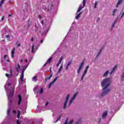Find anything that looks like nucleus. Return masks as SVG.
Here are the masks:
<instances>
[{
  "label": "nucleus",
  "mask_w": 124,
  "mask_h": 124,
  "mask_svg": "<svg viewBox=\"0 0 124 124\" xmlns=\"http://www.w3.org/2000/svg\"><path fill=\"white\" fill-rule=\"evenodd\" d=\"M53 58L52 57L49 58L46 61V63L44 65L43 67H44V66L47 64V63H51V62H52V60H53Z\"/></svg>",
  "instance_id": "1a4fd4ad"
},
{
  "label": "nucleus",
  "mask_w": 124,
  "mask_h": 124,
  "mask_svg": "<svg viewBox=\"0 0 124 124\" xmlns=\"http://www.w3.org/2000/svg\"><path fill=\"white\" fill-rule=\"evenodd\" d=\"M18 101L17 103V105L18 106H19L21 105V102H22V96H21L20 94H19L18 95Z\"/></svg>",
  "instance_id": "6e6552de"
},
{
  "label": "nucleus",
  "mask_w": 124,
  "mask_h": 124,
  "mask_svg": "<svg viewBox=\"0 0 124 124\" xmlns=\"http://www.w3.org/2000/svg\"><path fill=\"white\" fill-rule=\"evenodd\" d=\"M17 66H18L19 69H20V64H19V63L17 64Z\"/></svg>",
  "instance_id": "864d4df0"
},
{
  "label": "nucleus",
  "mask_w": 124,
  "mask_h": 124,
  "mask_svg": "<svg viewBox=\"0 0 124 124\" xmlns=\"http://www.w3.org/2000/svg\"><path fill=\"white\" fill-rule=\"evenodd\" d=\"M115 25H116V21H115L112 25V27H111V31H112V30H113V28H114V27H115Z\"/></svg>",
  "instance_id": "b1692460"
},
{
  "label": "nucleus",
  "mask_w": 124,
  "mask_h": 124,
  "mask_svg": "<svg viewBox=\"0 0 124 124\" xmlns=\"http://www.w3.org/2000/svg\"><path fill=\"white\" fill-rule=\"evenodd\" d=\"M10 99V100H9V103H10V104H12V100H11V98H10V99Z\"/></svg>",
  "instance_id": "58836bf2"
},
{
  "label": "nucleus",
  "mask_w": 124,
  "mask_h": 124,
  "mask_svg": "<svg viewBox=\"0 0 124 124\" xmlns=\"http://www.w3.org/2000/svg\"><path fill=\"white\" fill-rule=\"evenodd\" d=\"M116 11H117V9H114L113 11V14H114L116 13Z\"/></svg>",
  "instance_id": "8fccbe9b"
},
{
  "label": "nucleus",
  "mask_w": 124,
  "mask_h": 124,
  "mask_svg": "<svg viewBox=\"0 0 124 124\" xmlns=\"http://www.w3.org/2000/svg\"><path fill=\"white\" fill-rule=\"evenodd\" d=\"M10 72H11V75L12 76V75L13 74V70H11Z\"/></svg>",
  "instance_id": "a18cd8bd"
},
{
  "label": "nucleus",
  "mask_w": 124,
  "mask_h": 124,
  "mask_svg": "<svg viewBox=\"0 0 124 124\" xmlns=\"http://www.w3.org/2000/svg\"><path fill=\"white\" fill-rule=\"evenodd\" d=\"M32 53H34V45H32V51H31Z\"/></svg>",
  "instance_id": "bb28decb"
},
{
  "label": "nucleus",
  "mask_w": 124,
  "mask_h": 124,
  "mask_svg": "<svg viewBox=\"0 0 124 124\" xmlns=\"http://www.w3.org/2000/svg\"><path fill=\"white\" fill-rule=\"evenodd\" d=\"M16 124H21V123H20V121H19L18 120H17V121H16Z\"/></svg>",
  "instance_id": "37998d69"
},
{
  "label": "nucleus",
  "mask_w": 124,
  "mask_h": 124,
  "mask_svg": "<svg viewBox=\"0 0 124 124\" xmlns=\"http://www.w3.org/2000/svg\"><path fill=\"white\" fill-rule=\"evenodd\" d=\"M7 113L8 115H10V109H8Z\"/></svg>",
  "instance_id": "e433bc0d"
},
{
  "label": "nucleus",
  "mask_w": 124,
  "mask_h": 124,
  "mask_svg": "<svg viewBox=\"0 0 124 124\" xmlns=\"http://www.w3.org/2000/svg\"><path fill=\"white\" fill-rule=\"evenodd\" d=\"M6 77H9L10 78H11V77H12V76L11 75H9V74H6Z\"/></svg>",
  "instance_id": "c756f323"
},
{
  "label": "nucleus",
  "mask_w": 124,
  "mask_h": 124,
  "mask_svg": "<svg viewBox=\"0 0 124 124\" xmlns=\"http://www.w3.org/2000/svg\"><path fill=\"white\" fill-rule=\"evenodd\" d=\"M38 18H39V19H42V16H41V15H39L38 16Z\"/></svg>",
  "instance_id": "49530a36"
},
{
  "label": "nucleus",
  "mask_w": 124,
  "mask_h": 124,
  "mask_svg": "<svg viewBox=\"0 0 124 124\" xmlns=\"http://www.w3.org/2000/svg\"><path fill=\"white\" fill-rule=\"evenodd\" d=\"M31 24L30 23H28V28H30V27H31Z\"/></svg>",
  "instance_id": "09e8293b"
},
{
  "label": "nucleus",
  "mask_w": 124,
  "mask_h": 124,
  "mask_svg": "<svg viewBox=\"0 0 124 124\" xmlns=\"http://www.w3.org/2000/svg\"><path fill=\"white\" fill-rule=\"evenodd\" d=\"M48 104H49V102H47L46 104V106H47V105H48Z\"/></svg>",
  "instance_id": "13d9d810"
},
{
  "label": "nucleus",
  "mask_w": 124,
  "mask_h": 124,
  "mask_svg": "<svg viewBox=\"0 0 124 124\" xmlns=\"http://www.w3.org/2000/svg\"><path fill=\"white\" fill-rule=\"evenodd\" d=\"M61 118H62V116L60 115V117L58 118V119L56 120V122L55 123H57V122H58L60 120H61Z\"/></svg>",
  "instance_id": "72a5a7b5"
},
{
  "label": "nucleus",
  "mask_w": 124,
  "mask_h": 124,
  "mask_svg": "<svg viewBox=\"0 0 124 124\" xmlns=\"http://www.w3.org/2000/svg\"><path fill=\"white\" fill-rule=\"evenodd\" d=\"M35 28L36 29V28H37V25L36 23H35Z\"/></svg>",
  "instance_id": "052dcab7"
},
{
  "label": "nucleus",
  "mask_w": 124,
  "mask_h": 124,
  "mask_svg": "<svg viewBox=\"0 0 124 124\" xmlns=\"http://www.w3.org/2000/svg\"><path fill=\"white\" fill-rule=\"evenodd\" d=\"M20 62H23V59L20 60Z\"/></svg>",
  "instance_id": "69168bd1"
},
{
  "label": "nucleus",
  "mask_w": 124,
  "mask_h": 124,
  "mask_svg": "<svg viewBox=\"0 0 124 124\" xmlns=\"http://www.w3.org/2000/svg\"><path fill=\"white\" fill-rule=\"evenodd\" d=\"M16 71L18 72H19V69H18L17 68H16Z\"/></svg>",
  "instance_id": "e2e57ef3"
},
{
  "label": "nucleus",
  "mask_w": 124,
  "mask_h": 124,
  "mask_svg": "<svg viewBox=\"0 0 124 124\" xmlns=\"http://www.w3.org/2000/svg\"><path fill=\"white\" fill-rule=\"evenodd\" d=\"M73 124V120H72L69 121V122L68 123V124Z\"/></svg>",
  "instance_id": "473e14b6"
},
{
  "label": "nucleus",
  "mask_w": 124,
  "mask_h": 124,
  "mask_svg": "<svg viewBox=\"0 0 124 124\" xmlns=\"http://www.w3.org/2000/svg\"><path fill=\"white\" fill-rule=\"evenodd\" d=\"M124 74H123L122 75V78H121V79H122V81H124Z\"/></svg>",
  "instance_id": "4c0bfd02"
},
{
  "label": "nucleus",
  "mask_w": 124,
  "mask_h": 124,
  "mask_svg": "<svg viewBox=\"0 0 124 124\" xmlns=\"http://www.w3.org/2000/svg\"><path fill=\"white\" fill-rule=\"evenodd\" d=\"M32 81L34 82H36V81H37V77L35 76L32 78Z\"/></svg>",
  "instance_id": "aec40b11"
},
{
  "label": "nucleus",
  "mask_w": 124,
  "mask_h": 124,
  "mask_svg": "<svg viewBox=\"0 0 124 124\" xmlns=\"http://www.w3.org/2000/svg\"><path fill=\"white\" fill-rule=\"evenodd\" d=\"M117 67H118V66L117 65H115L114 66V67L113 68V69L111 70V71H115V70H116V68H117Z\"/></svg>",
  "instance_id": "5701e85b"
},
{
  "label": "nucleus",
  "mask_w": 124,
  "mask_h": 124,
  "mask_svg": "<svg viewBox=\"0 0 124 124\" xmlns=\"http://www.w3.org/2000/svg\"><path fill=\"white\" fill-rule=\"evenodd\" d=\"M77 93H75L74 95L73 96V97L70 99V101H69V106H70V105H71L72 102H73V100H74V99H75V98H76V96H77Z\"/></svg>",
  "instance_id": "20e7f679"
},
{
  "label": "nucleus",
  "mask_w": 124,
  "mask_h": 124,
  "mask_svg": "<svg viewBox=\"0 0 124 124\" xmlns=\"http://www.w3.org/2000/svg\"><path fill=\"white\" fill-rule=\"evenodd\" d=\"M25 62H28V59H26Z\"/></svg>",
  "instance_id": "774afa93"
},
{
  "label": "nucleus",
  "mask_w": 124,
  "mask_h": 124,
  "mask_svg": "<svg viewBox=\"0 0 124 124\" xmlns=\"http://www.w3.org/2000/svg\"><path fill=\"white\" fill-rule=\"evenodd\" d=\"M43 40H44L43 39L41 40L40 41L41 43H43Z\"/></svg>",
  "instance_id": "0e129e2a"
},
{
  "label": "nucleus",
  "mask_w": 124,
  "mask_h": 124,
  "mask_svg": "<svg viewBox=\"0 0 124 124\" xmlns=\"http://www.w3.org/2000/svg\"><path fill=\"white\" fill-rule=\"evenodd\" d=\"M3 59L5 61H6V62H9L10 61L8 56H7V55H4Z\"/></svg>",
  "instance_id": "9b49d317"
},
{
  "label": "nucleus",
  "mask_w": 124,
  "mask_h": 124,
  "mask_svg": "<svg viewBox=\"0 0 124 124\" xmlns=\"http://www.w3.org/2000/svg\"><path fill=\"white\" fill-rule=\"evenodd\" d=\"M52 76H53V74H50V75L49 77H47V78H45L46 82H48V80H50L51 78H52Z\"/></svg>",
  "instance_id": "f8f14e48"
},
{
  "label": "nucleus",
  "mask_w": 124,
  "mask_h": 124,
  "mask_svg": "<svg viewBox=\"0 0 124 124\" xmlns=\"http://www.w3.org/2000/svg\"><path fill=\"white\" fill-rule=\"evenodd\" d=\"M35 32H37L38 31V27L35 29Z\"/></svg>",
  "instance_id": "c9c22d12"
},
{
  "label": "nucleus",
  "mask_w": 124,
  "mask_h": 124,
  "mask_svg": "<svg viewBox=\"0 0 124 124\" xmlns=\"http://www.w3.org/2000/svg\"><path fill=\"white\" fill-rule=\"evenodd\" d=\"M84 63L85 61H83L79 65V68L77 70L78 74H80V72H81V70L82 69V68H83V66H84Z\"/></svg>",
  "instance_id": "7ed1b4c3"
},
{
  "label": "nucleus",
  "mask_w": 124,
  "mask_h": 124,
  "mask_svg": "<svg viewBox=\"0 0 124 124\" xmlns=\"http://www.w3.org/2000/svg\"><path fill=\"white\" fill-rule=\"evenodd\" d=\"M71 63H72V61H70L68 62V64H67V66H69V65H70V64H71Z\"/></svg>",
  "instance_id": "cd10ccee"
},
{
  "label": "nucleus",
  "mask_w": 124,
  "mask_h": 124,
  "mask_svg": "<svg viewBox=\"0 0 124 124\" xmlns=\"http://www.w3.org/2000/svg\"><path fill=\"white\" fill-rule=\"evenodd\" d=\"M123 0H119L118 3L116 4V7H118L119 6V5H120V4H121V3H122V2H123Z\"/></svg>",
  "instance_id": "f3484780"
},
{
  "label": "nucleus",
  "mask_w": 124,
  "mask_h": 124,
  "mask_svg": "<svg viewBox=\"0 0 124 124\" xmlns=\"http://www.w3.org/2000/svg\"><path fill=\"white\" fill-rule=\"evenodd\" d=\"M49 70H50V72H49L50 74H52V73H51L52 72V70L51 69V68H50Z\"/></svg>",
  "instance_id": "5fc2aeb1"
},
{
  "label": "nucleus",
  "mask_w": 124,
  "mask_h": 124,
  "mask_svg": "<svg viewBox=\"0 0 124 124\" xmlns=\"http://www.w3.org/2000/svg\"><path fill=\"white\" fill-rule=\"evenodd\" d=\"M101 52H102V48L100 49V50H99V51L97 56H98L99 55H100V54L101 53Z\"/></svg>",
  "instance_id": "7c9ffc66"
},
{
  "label": "nucleus",
  "mask_w": 124,
  "mask_h": 124,
  "mask_svg": "<svg viewBox=\"0 0 124 124\" xmlns=\"http://www.w3.org/2000/svg\"><path fill=\"white\" fill-rule=\"evenodd\" d=\"M69 100V94H68L67 95V97H66L65 101L64 103L63 109H65V108H66V105H67V102H68Z\"/></svg>",
  "instance_id": "423d86ee"
},
{
  "label": "nucleus",
  "mask_w": 124,
  "mask_h": 124,
  "mask_svg": "<svg viewBox=\"0 0 124 124\" xmlns=\"http://www.w3.org/2000/svg\"><path fill=\"white\" fill-rule=\"evenodd\" d=\"M97 3H98V2L97 1H96L95 2L94 6V8H96V6L97 5Z\"/></svg>",
  "instance_id": "a878e982"
},
{
  "label": "nucleus",
  "mask_w": 124,
  "mask_h": 124,
  "mask_svg": "<svg viewBox=\"0 0 124 124\" xmlns=\"http://www.w3.org/2000/svg\"><path fill=\"white\" fill-rule=\"evenodd\" d=\"M108 115V111H105L103 112V115L102 116V119H104L107 117V115Z\"/></svg>",
  "instance_id": "9d476101"
},
{
  "label": "nucleus",
  "mask_w": 124,
  "mask_h": 124,
  "mask_svg": "<svg viewBox=\"0 0 124 124\" xmlns=\"http://www.w3.org/2000/svg\"><path fill=\"white\" fill-rule=\"evenodd\" d=\"M90 67L89 65H87L86 67V68L84 70V71L83 72V74L81 77V81H82V80L84 79V78H85V76H86V75L87 74V73L88 72V69H89V68Z\"/></svg>",
  "instance_id": "f03ea898"
},
{
  "label": "nucleus",
  "mask_w": 124,
  "mask_h": 124,
  "mask_svg": "<svg viewBox=\"0 0 124 124\" xmlns=\"http://www.w3.org/2000/svg\"><path fill=\"white\" fill-rule=\"evenodd\" d=\"M11 16H12V14H10L8 16V17H11Z\"/></svg>",
  "instance_id": "680f3d73"
},
{
  "label": "nucleus",
  "mask_w": 124,
  "mask_h": 124,
  "mask_svg": "<svg viewBox=\"0 0 124 124\" xmlns=\"http://www.w3.org/2000/svg\"><path fill=\"white\" fill-rule=\"evenodd\" d=\"M62 67H63V66L62 65L58 70V73H61V72H62Z\"/></svg>",
  "instance_id": "412c9836"
},
{
  "label": "nucleus",
  "mask_w": 124,
  "mask_h": 124,
  "mask_svg": "<svg viewBox=\"0 0 124 124\" xmlns=\"http://www.w3.org/2000/svg\"><path fill=\"white\" fill-rule=\"evenodd\" d=\"M15 47L12 50V58H14V54H15Z\"/></svg>",
  "instance_id": "a211bd4d"
},
{
  "label": "nucleus",
  "mask_w": 124,
  "mask_h": 124,
  "mask_svg": "<svg viewBox=\"0 0 124 124\" xmlns=\"http://www.w3.org/2000/svg\"><path fill=\"white\" fill-rule=\"evenodd\" d=\"M113 72H114L111 70V71L110 73H109L110 75H112V74Z\"/></svg>",
  "instance_id": "603ef678"
},
{
  "label": "nucleus",
  "mask_w": 124,
  "mask_h": 124,
  "mask_svg": "<svg viewBox=\"0 0 124 124\" xmlns=\"http://www.w3.org/2000/svg\"><path fill=\"white\" fill-rule=\"evenodd\" d=\"M109 73V71H107L103 75V77H106Z\"/></svg>",
  "instance_id": "6ab92c4d"
},
{
  "label": "nucleus",
  "mask_w": 124,
  "mask_h": 124,
  "mask_svg": "<svg viewBox=\"0 0 124 124\" xmlns=\"http://www.w3.org/2000/svg\"><path fill=\"white\" fill-rule=\"evenodd\" d=\"M16 45L17 46V47H20L21 46V44H16Z\"/></svg>",
  "instance_id": "a19ab883"
},
{
  "label": "nucleus",
  "mask_w": 124,
  "mask_h": 124,
  "mask_svg": "<svg viewBox=\"0 0 124 124\" xmlns=\"http://www.w3.org/2000/svg\"><path fill=\"white\" fill-rule=\"evenodd\" d=\"M31 42L33 41V38H32L31 39Z\"/></svg>",
  "instance_id": "bf43d9fd"
},
{
  "label": "nucleus",
  "mask_w": 124,
  "mask_h": 124,
  "mask_svg": "<svg viewBox=\"0 0 124 124\" xmlns=\"http://www.w3.org/2000/svg\"><path fill=\"white\" fill-rule=\"evenodd\" d=\"M58 80V77H56L53 80V81L51 82L50 84L48 85V89H50L51 88V86L52 85H54V83L56 82Z\"/></svg>",
  "instance_id": "0eeeda50"
},
{
  "label": "nucleus",
  "mask_w": 124,
  "mask_h": 124,
  "mask_svg": "<svg viewBox=\"0 0 124 124\" xmlns=\"http://www.w3.org/2000/svg\"><path fill=\"white\" fill-rule=\"evenodd\" d=\"M20 81H21V82H23V81H24V73H21V75L20 76Z\"/></svg>",
  "instance_id": "2eb2a0df"
},
{
  "label": "nucleus",
  "mask_w": 124,
  "mask_h": 124,
  "mask_svg": "<svg viewBox=\"0 0 124 124\" xmlns=\"http://www.w3.org/2000/svg\"><path fill=\"white\" fill-rule=\"evenodd\" d=\"M62 60H63V57H61V58H60V60H59V63H62Z\"/></svg>",
  "instance_id": "4be33fe9"
},
{
  "label": "nucleus",
  "mask_w": 124,
  "mask_h": 124,
  "mask_svg": "<svg viewBox=\"0 0 124 124\" xmlns=\"http://www.w3.org/2000/svg\"><path fill=\"white\" fill-rule=\"evenodd\" d=\"M3 20H4V16H2L1 21H3Z\"/></svg>",
  "instance_id": "3c124183"
},
{
  "label": "nucleus",
  "mask_w": 124,
  "mask_h": 124,
  "mask_svg": "<svg viewBox=\"0 0 124 124\" xmlns=\"http://www.w3.org/2000/svg\"><path fill=\"white\" fill-rule=\"evenodd\" d=\"M13 113H14L15 114H16L17 112L16 110H13Z\"/></svg>",
  "instance_id": "4d7b16f0"
},
{
  "label": "nucleus",
  "mask_w": 124,
  "mask_h": 124,
  "mask_svg": "<svg viewBox=\"0 0 124 124\" xmlns=\"http://www.w3.org/2000/svg\"><path fill=\"white\" fill-rule=\"evenodd\" d=\"M4 0H2L1 1V2L0 3V6H1L2 5V3H3V2H4Z\"/></svg>",
  "instance_id": "2f4dec72"
},
{
  "label": "nucleus",
  "mask_w": 124,
  "mask_h": 124,
  "mask_svg": "<svg viewBox=\"0 0 124 124\" xmlns=\"http://www.w3.org/2000/svg\"><path fill=\"white\" fill-rule=\"evenodd\" d=\"M68 122V119H67L65 121V122L64 123V124H67V123Z\"/></svg>",
  "instance_id": "ea45409f"
},
{
  "label": "nucleus",
  "mask_w": 124,
  "mask_h": 124,
  "mask_svg": "<svg viewBox=\"0 0 124 124\" xmlns=\"http://www.w3.org/2000/svg\"><path fill=\"white\" fill-rule=\"evenodd\" d=\"M81 14H82V13H80L76 16L75 18L77 20H78V19H79L80 17H81Z\"/></svg>",
  "instance_id": "dca6fc26"
},
{
  "label": "nucleus",
  "mask_w": 124,
  "mask_h": 124,
  "mask_svg": "<svg viewBox=\"0 0 124 124\" xmlns=\"http://www.w3.org/2000/svg\"><path fill=\"white\" fill-rule=\"evenodd\" d=\"M110 84H111V79H110V78H107L103 79L101 83V86L103 88L102 90L103 92L100 95L101 97L106 95V94H108V93H110L111 90H110V89H108V87L110 86Z\"/></svg>",
  "instance_id": "f257e3e1"
},
{
  "label": "nucleus",
  "mask_w": 124,
  "mask_h": 124,
  "mask_svg": "<svg viewBox=\"0 0 124 124\" xmlns=\"http://www.w3.org/2000/svg\"><path fill=\"white\" fill-rule=\"evenodd\" d=\"M60 64H61V63H58L57 64V65H56V66H57V67H59V66L60 65Z\"/></svg>",
  "instance_id": "c03bdc74"
},
{
  "label": "nucleus",
  "mask_w": 124,
  "mask_h": 124,
  "mask_svg": "<svg viewBox=\"0 0 124 124\" xmlns=\"http://www.w3.org/2000/svg\"><path fill=\"white\" fill-rule=\"evenodd\" d=\"M13 97V93L10 92V94L8 95V98L9 99Z\"/></svg>",
  "instance_id": "4468645a"
},
{
  "label": "nucleus",
  "mask_w": 124,
  "mask_h": 124,
  "mask_svg": "<svg viewBox=\"0 0 124 124\" xmlns=\"http://www.w3.org/2000/svg\"><path fill=\"white\" fill-rule=\"evenodd\" d=\"M69 66H66V70H67L68 69V67H69Z\"/></svg>",
  "instance_id": "6e6d98bb"
},
{
  "label": "nucleus",
  "mask_w": 124,
  "mask_h": 124,
  "mask_svg": "<svg viewBox=\"0 0 124 124\" xmlns=\"http://www.w3.org/2000/svg\"><path fill=\"white\" fill-rule=\"evenodd\" d=\"M6 37L9 39V38H10V36H9V35H6Z\"/></svg>",
  "instance_id": "79ce46f5"
},
{
  "label": "nucleus",
  "mask_w": 124,
  "mask_h": 124,
  "mask_svg": "<svg viewBox=\"0 0 124 124\" xmlns=\"http://www.w3.org/2000/svg\"><path fill=\"white\" fill-rule=\"evenodd\" d=\"M20 115H21V112H20V111H18L17 113V118L19 119V118H20Z\"/></svg>",
  "instance_id": "393cba45"
},
{
  "label": "nucleus",
  "mask_w": 124,
  "mask_h": 124,
  "mask_svg": "<svg viewBox=\"0 0 124 124\" xmlns=\"http://www.w3.org/2000/svg\"><path fill=\"white\" fill-rule=\"evenodd\" d=\"M82 3H83V6L81 7L80 6L79 7L78 10L77 11V13L80 12V11H81V10H82V9H83V8L85 7V6L86 5V0H83Z\"/></svg>",
  "instance_id": "39448f33"
},
{
  "label": "nucleus",
  "mask_w": 124,
  "mask_h": 124,
  "mask_svg": "<svg viewBox=\"0 0 124 124\" xmlns=\"http://www.w3.org/2000/svg\"><path fill=\"white\" fill-rule=\"evenodd\" d=\"M43 93V88H41L40 91V93L41 94Z\"/></svg>",
  "instance_id": "c85d7f7f"
},
{
  "label": "nucleus",
  "mask_w": 124,
  "mask_h": 124,
  "mask_svg": "<svg viewBox=\"0 0 124 124\" xmlns=\"http://www.w3.org/2000/svg\"><path fill=\"white\" fill-rule=\"evenodd\" d=\"M28 66H29V65H26L24 66L23 67V70H22V73H25V70H26L27 69Z\"/></svg>",
  "instance_id": "ddd939ff"
},
{
  "label": "nucleus",
  "mask_w": 124,
  "mask_h": 124,
  "mask_svg": "<svg viewBox=\"0 0 124 124\" xmlns=\"http://www.w3.org/2000/svg\"><path fill=\"white\" fill-rule=\"evenodd\" d=\"M124 12L123 13L122 15L121 16V17H123V16H124Z\"/></svg>",
  "instance_id": "338daca9"
},
{
  "label": "nucleus",
  "mask_w": 124,
  "mask_h": 124,
  "mask_svg": "<svg viewBox=\"0 0 124 124\" xmlns=\"http://www.w3.org/2000/svg\"><path fill=\"white\" fill-rule=\"evenodd\" d=\"M41 24H42V25H43H43H44V21L42 20V21H41Z\"/></svg>",
  "instance_id": "de8ad7c7"
},
{
  "label": "nucleus",
  "mask_w": 124,
  "mask_h": 124,
  "mask_svg": "<svg viewBox=\"0 0 124 124\" xmlns=\"http://www.w3.org/2000/svg\"><path fill=\"white\" fill-rule=\"evenodd\" d=\"M82 124V121H78V122H77L76 124Z\"/></svg>",
  "instance_id": "f704fd0d"
}]
</instances>
